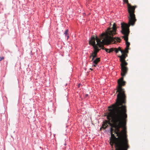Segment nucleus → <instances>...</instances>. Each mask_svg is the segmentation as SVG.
Wrapping results in <instances>:
<instances>
[{"instance_id":"4","label":"nucleus","mask_w":150,"mask_h":150,"mask_svg":"<svg viewBox=\"0 0 150 150\" xmlns=\"http://www.w3.org/2000/svg\"><path fill=\"white\" fill-rule=\"evenodd\" d=\"M120 61L121 62V64L122 71L121 75L122 77L118 81V86L117 90L116 91V93L118 92L117 95L119 94V98H121L122 99L123 98V99L124 100L126 101V96L125 94V91L124 89L122 88V86H124L125 84V82L123 81V77L125 76L127 73V68L125 66L127 65V63L126 62L125 60H120Z\"/></svg>"},{"instance_id":"10","label":"nucleus","mask_w":150,"mask_h":150,"mask_svg":"<svg viewBox=\"0 0 150 150\" xmlns=\"http://www.w3.org/2000/svg\"><path fill=\"white\" fill-rule=\"evenodd\" d=\"M106 125H107L106 124H104L102 125V127L103 128L105 129V128H106V127H107Z\"/></svg>"},{"instance_id":"5","label":"nucleus","mask_w":150,"mask_h":150,"mask_svg":"<svg viewBox=\"0 0 150 150\" xmlns=\"http://www.w3.org/2000/svg\"><path fill=\"white\" fill-rule=\"evenodd\" d=\"M121 53L122 54L121 56H119V57L120 58V60H125V59L127 56V54L123 53V52Z\"/></svg>"},{"instance_id":"9","label":"nucleus","mask_w":150,"mask_h":150,"mask_svg":"<svg viewBox=\"0 0 150 150\" xmlns=\"http://www.w3.org/2000/svg\"><path fill=\"white\" fill-rule=\"evenodd\" d=\"M68 29L67 30H66L65 31V32L64 33V34L65 35V36L68 35Z\"/></svg>"},{"instance_id":"3","label":"nucleus","mask_w":150,"mask_h":150,"mask_svg":"<svg viewBox=\"0 0 150 150\" xmlns=\"http://www.w3.org/2000/svg\"><path fill=\"white\" fill-rule=\"evenodd\" d=\"M135 8L128 4V11L129 13L128 16V24L123 23H121L122 33L124 35L122 37L126 41V47L128 48L129 47L130 43L128 42V36L129 33V27L130 25H133L136 21L134 14Z\"/></svg>"},{"instance_id":"13","label":"nucleus","mask_w":150,"mask_h":150,"mask_svg":"<svg viewBox=\"0 0 150 150\" xmlns=\"http://www.w3.org/2000/svg\"><path fill=\"white\" fill-rule=\"evenodd\" d=\"M67 39L68 40V39L69 38V36L68 35H67Z\"/></svg>"},{"instance_id":"2","label":"nucleus","mask_w":150,"mask_h":150,"mask_svg":"<svg viewBox=\"0 0 150 150\" xmlns=\"http://www.w3.org/2000/svg\"><path fill=\"white\" fill-rule=\"evenodd\" d=\"M116 28L115 23L112 25V28H109L106 31L105 33H103L100 38L97 37L95 38L92 36L89 41V44L92 45L94 48V52L90 56V58L92 57V61L97 56V53L100 50L99 48H101L107 52L110 53L114 51L113 48L110 49L105 48L103 45L105 44H109L110 43H114L115 42H120V39L118 37H113V35L116 34Z\"/></svg>"},{"instance_id":"12","label":"nucleus","mask_w":150,"mask_h":150,"mask_svg":"<svg viewBox=\"0 0 150 150\" xmlns=\"http://www.w3.org/2000/svg\"><path fill=\"white\" fill-rule=\"evenodd\" d=\"M124 1L125 3H128V0H124Z\"/></svg>"},{"instance_id":"1","label":"nucleus","mask_w":150,"mask_h":150,"mask_svg":"<svg viewBox=\"0 0 150 150\" xmlns=\"http://www.w3.org/2000/svg\"><path fill=\"white\" fill-rule=\"evenodd\" d=\"M117 95L116 103L108 107L110 112L107 116L109 120H111L112 124L111 128V138L110 144L115 145V150H127L129 148L126 131L123 128L125 125L127 115L126 107L123 105L126 101L119 98Z\"/></svg>"},{"instance_id":"11","label":"nucleus","mask_w":150,"mask_h":150,"mask_svg":"<svg viewBox=\"0 0 150 150\" xmlns=\"http://www.w3.org/2000/svg\"><path fill=\"white\" fill-rule=\"evenodd\" d=\"M4 57H0V61H1L2 60L4 59Z\"/></svg>"},{"instance_id":"15","label":"nucleus","mask_w":150,"mask_h":150,"mask_svg":"<svg viewBox=\"0 0 150 150\" xmlns=\"http://www.w3.org/2000/svg\"><path fill=\"white\" fill-rule=\"evenodd\" d=\"M88 96V94H86V96Z\"/></svg>"},{"instance_id":"8","label":"nucleus","mask_w":150,"mask_h":150,"mask_svg":"<svg viewBox=\"0 0 150 150\" xmlns=\"http://www.w3.org/2000/svg\"><path fill=\"white\" fill-rule=\"evenodd\" d=\"M129 48H127V47L124 50H123V53L126 54V53H127L128 52V49Z\"/></svg>"},{"instance_id":"14","label":"nucleus","mask_w":150,"mask_h":150,"mask_svg":"<svg viewBox=\"0 0 150 150\" xmlns=\"http://www.w3.org/2000/svg\"><path fill=\"white\" fill-rule=\"evenodd\" d=\"M80 84H79V86H78L79 87L80 86Z\"/></svg>"},{"instance_id":"6","label":"nucleus","mask_w":150,"mask_h":150,"mask_svg":"<svg viewBox=\"0 0 150 150\" xmlns=\"http://www.w3.org/2000/svg\"><path fill=\"white\" fill-rule=\"evenodd\" d=\"M100 58H97L96 59L94 60L93 61V66L94 67H96V64H97L100 61Z\"/></svg>"},{"instance_id":"7","label":"nucleus","mask_w":150,"mask_h":150,"mask_svg":"<svg viewBox=\"0 0 150 150\" xmlns=\"http://www.w3.org/2000/svg\"><path fill=\"white\" fill-rule=\"evenodd\" d=\"M114 49V50L116 53H117L119 51H120L121 53L123 52V50H121L120 47H119L118 48H113Z\"/></svg>"}]
</instances>
